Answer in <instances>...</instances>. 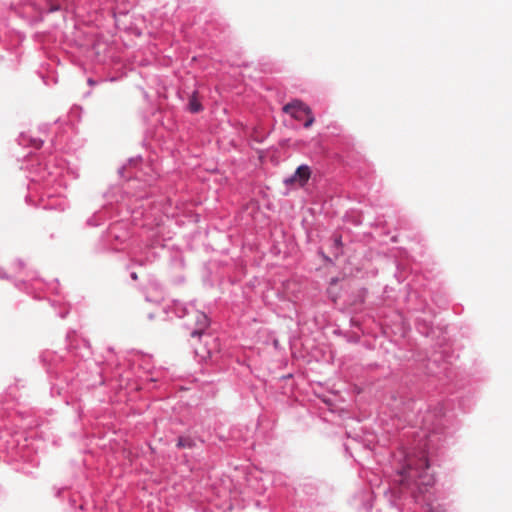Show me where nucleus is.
I'll list each match as a JSON object with an SVG mask.
<instances>
[{
    "mask_svg": "<svg viewBox=\"0 0 512 512\" xmlns=\"http://www.w3.org/2000/svg\"><path fill=\"white\" fill-rule=\"evenodd\" d=\"M283 111L298 121L304 120V127L309 128L314 123L311 109L300 100H293L283 107Z\"/></svg>",
    "mask_w": 512,
    "mask_h": 512,
    "instance_id": "nucleus-1",
    "label": "nucleus"
},
{
    "mask_svg": "<svg viewBox=\"0 0 512 512\" xmlns=\"http://www.w3.org/2000/svg\"><path fill=\"white\" fill-rule=\"evenodd\" d=\"M208 326V317L202 312H197L195 315V328L191 332V336H200L208 328Z\"/></svg>",
    "mask_w": 512,
    "mask_h": 512,
    "instance_id": "nucleus-2",
    "label": "nucleus"
},
{
    "mask_svg": "<svg viewBox=\"0 0 512 512\" xmlns=\"http://www.w3.org/2000/svg\"><path fill=\"white\" fill-rule=\"evenodd\" d=\"M311 175L310 168L306 165L299 166L294 175L288 180L289 182L298 181L301 186L305 185Z\"/></svg>",
    "mask_w": 512,
    "mask_h": 512,
    "instance_id": "nucleus-3",
    "label": "nucleus"
},
{
    "mask_svg": "<svg viewBox=\"0 0 512 512\" xmlns=\"http://www.w3.org/2000/svg\"><path fill=\"white\" fill-rule=\"evenodd\" d=\"M189 109L193 113H197L202 109L201 103L199 102L196 93H193L189 100Z\"/></svg>",
    "mask_w": 512,
    "mask_h": 512,
    "instance_id": "nucleus-4",
    "label": "nucleus"
},
{
    "mask_svg": "<svg viewBox=\"0 0 512 512\" xmlns=\"http://www.w3.org/2000/svg\"><path fill=\"white\" fill-rule=\"evenodd\" d=\"M193 446V441L190 438L179 437L177 441L178 448H191Z\"/></svg>",
    "mask_w": 512,
    "mask_h": 512,
    "instance_id": "nucleus-5",
    "label": "nucleus"
},
{
    "mask_svg": "<svg viewBox=\"0 0 512 512\" xmlns=\"http://www.w3.org/2000/svg\"><path fill=\"white\" fill-rule=\"evenodd\" d=\"M428 469L429 468V463H428V460L427 458L423 457L419 460V464L417 466V468L415 469L416 471H418V469Z\"/></svg>",
    "mask_w": 512,
    "mask_h": 512,
    "instance_id": "nucleus-6",
    "label": "nucleus"
},
{
    "mask_svg": "<svg viewBox=\"0 0 512 512\" xmlns=\"http://www.w3.org/2000/svg\"><path fill=\"white\" fill-rule=\"evenodd\" d=\"M410 469H411V468H410V465H409V466H408V469H405V470L402 472V475H404V476H409V477H410V471H409Z\"/></svg>",
    "mask_w": 512,
    "mask_h": 512,
    "instance_id": "nucleus-7",
    "label": "nucleus"
},
{
    "mask_svg": "<svg viewBox=\"0 0 512 512\" xmlns=\"http://www.w3.org/2000/svg\"><path fill=\"white\" fill-rule=\"evenodd\" d=\"M335 243H336L337 245H339V244H340V239H336V240H335Z\"/></svg>",
    "mask_w": 512,
    "mask_h": 512,
    "instance_id": "nucleus-8",
    "label": "nucleus"
},
{
    "mask_svg": "<svg viewBox=\"0 0 512 512\" xmlns=\"http://www.w3.org/2000/svg\"><path fill=\"white\" fill-rule=\"evenodd\" d=\"M132 278H133V279H136V278H137L136 273H133V274H132Z\"/></svg>",
    "mask_w": 512,
    "mask_h": 512,
    "instance_id": "nucleus-9",
    "label": "nucleus"
}]
</instances>
